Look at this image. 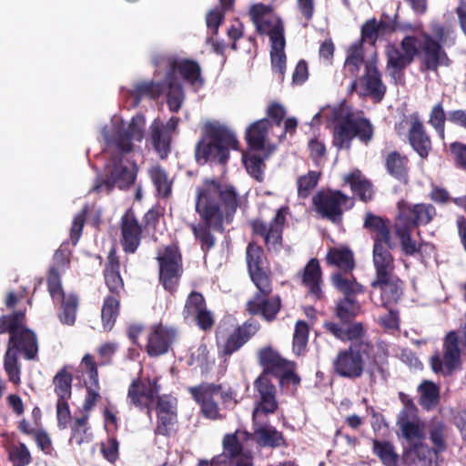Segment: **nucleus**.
<instances>
[{
  "mask_svg": "<svg viewBox=\"0 0 466 466\" xmlns=\"http://www.w3.org/2000/svg\"><path fill=\"white\" fill-rule=\"evenodd\" d=\"M255 388L260 398L253 411V419L258 420H260L262 415L273 413L278 408V403L275 399V388L266 372H263L255 380Z\"/></svg>",
  "mask_w": 466,
  "mask_h": 466,
  "instance_id": "412c9836",
  "label": "nucleus"
},
{
  "mask_svg": "<svg viewBox=\"0 0 466 466\" xmlns=\"http://www.w3.org/2000/svg\"><path fill=\"white\" fill-rule=\"evenodd\" d=\"M388 171L404 182L407 181V160L398 153H390L387 157Z\"/></svg>",
  "mask_w": 466,
  "mask_h": 466,
  "instance_id": "c03bdc74",
  "label": "nucleus"
},
{
  "mask_svg": "<svg viewBox=\"0 0 466 466\" xmlns=\"http://www.w3.org/2000/svg\"><path fill=\"white\" fill-rule=\"evenodd\" d=\"M238 202L234 187L216 179H205L196 187V210L208 224H218L229 218Z\"/></svg>",
  "mask_w": 466,
  "mask_h": 466,
  "instance_id": "f03ea898",
  "label": "nucleus"
},
{
  "mask_svg": "<svg viewBox=\"0 0 466 466\" xmlns=\"http://www.w3.org/2000/svg\"><path fill=\"white\" fill-rule=\"evenodd\" d=\"M118 311V300L113 297H107L104 301L101 310V319L104 329L110 330L112 329Z\"/></svg>",
  "mask_w": 466,
  "mask_h": 466,
  "instance_id": "37998d69",
  "label": "nucleus"
},
{
  "mask_svg": "<svg viewBox=\"0 0 466 466\" xmlns=\"http://www.w3.org/2000/svg\"><path fill=\"white\" fill-rule=\"evenodd\" d=\"M270 123L261 119L250 125L246 132L249 150L242 157L248 173L258 181L263 179V160L275 149L269 137Z\"/></svg>",
  "mask_w": 466,
  "mask_h": 466,
  "instance_id": "0eeeda50",
  "label": "nucleus"
},
{
  "mask_svg": "<svg viewBox=\"0 0 466 466\" xmlns=\"http://www.w3.org/2000/svg\"><path fill=\"white\" fill-rule=\"evenodd\" d=\"M178 124V119L172 117L166 126L160 125L155 120L150 127V137L152 143L161 157L167 156L169 150L170 133L175 131Z\"/></svg>",
  "mask_w": 466,
  "mask_h": 466,
  "instance_id": "bb28decb",
  "label": "nucleus"
},
{
  "mask_svg": "<svg viewBox=\"0 0 466 466\" xmlns=\"http://www.w3.org/2000/svg\"><path fill=\"white\" fill-rule=\"evenodd\" d=\"M159 277L165 289H172L180 276L181 257L177 246L170 245L158 252Z\"/></svg>",
  "mask_w": 466,
  "mask_h": 466,
  "instance_id": "2eb2a0df",
  "label": "nucleus"
},
{
  "mask_svg": "<svg viewBox=\"0 0 466 466\" xmlns=\"http://www.w3.org/2000/svg\"><path fill=\"white\" fill-rule=\"evenodd\" d=\"M444 431V425L441 421L434 422L430 430L431 439L436 447V451H432L435 454L433 457V466L436 463V452L442 451L445 449Z\"/></svg>",
  "mask_w": 466,
  "mask_h": 466,
  "instance_id": "4d7b16f0",
  "label": "nucleus"
},
{
  "mask_svg": "<svg viewBox=\"0 0 466 466\" xmlns=\"http://www.w3.org/2000/svg\"><path fill=\"white\" fill-rule=\"evenodd\" d=\"M325 327L331 334L341 340L360 338L364 332L361 323L359 322L353 323L344 328H340L332 322H327Z\"/></svg>",
  "mask_w": 466,
  "mask_h": 466,
  "instance_id": "ea45409f",
  "label": "nucleus"
},
{
  "mask_svg": "<svg viewBox=\"0 0 466 466\" xmlns=\"http://www.w3.org/2000/svg\"><path fill=\"white\" fill-rule=\"evenodd\" d=\"M331 279L336 289L346 295L361 291L360 285H359L355 280L349 279L348 277H344L341 274H334Z\"/></svg>",
  "mask_w": 466,
  "mask_h": 466,
  "instance_id": "6e6d98bb",
  "label": "nucleus"
},
{
  "mask_svg": "<svg viewBox=\"0 0 466 466\" xmlns=\"http://www.w3.org/2000/svg\"><path fill=\"white\" fill-rule=\"evenodd\" d=\"M81 372L86 373L88 377V380H85L86 385H94L97 388L98 375L96 365L93 360V357L89 354H86L79 365Z\"/></svg>",
  "mask_w": 466,
  "mask_h": 466,
  "instance_id": "5fc2aeb1",
  "label": "nucleus"
},
{
  "mask_svg": "<svg viewBox=\"0 0 466 466\" xmlns=\"http://www.w3.org/2000/svg\"><path fill=\"white\" fill-rule=\"evenodd\" d=\"M145 124L143 116H136L126 127L123 119L114 116L110 125L103 128L102 136L106 142V151L110 155L111 160L106 166V178L94 187L96 190L108 191L114 186L126 188L135 181L137 171L136 165L124 162L118 157V154L130 152L136 142L142 141Z\"/></svg>",
  "mask_w": 466,
  "mask_h": 466,
  "instance_id": "f257e3e1",
  "label": "nucleus"
},
{
  "mask_svg": "<svg viewBox=\"0 0 466 466\" xmlns=\"http://www.w3.org/2000/svg\"><path fill=\"white\" fill-rule=\"evenodd\" d=\"M344 183L349 184L352 191L363 201L372 197V188L370 182L362 177L360 171L355 170L344 177Z\"/></svg>",
  "mask_w": 466,
  "mask_h": 466,
  "instance_id": "f704fd0d",
  "label": "nucleus"
},
{
  "mask_svg": "<svg viewBox=\"0 0 466 466\" xmlns=\"http://www.w3.org/2000/svg\"><path fill=\"white\" fill-rule=\"evenodd\" d=\"M162 86L152 81H141L137 82L133 90L131 91L132 96L136 97L149 96L151 97L158 96L162 92Z\"/></svg>",
  "mask_w": 466,
  "mask_h": 466,
  "instance_id": "864d4df0",
  "label": "nucleus"
},
{
  "mask_svg": "<svg viewBox=\"0 0 466 466\" xmlns=\"http://www.w3.org/2000/svg\"><path fill=\"white\" fill-rule=\"evenodd\" d=\"M324 117L328 122H335L333 131V143L338 148H349L351 140L357 137L362 142H369L373 136V127L362 113L352 111L346 105L338 106H324L317 113L311 125Z\"/></svg>",
  "mask_w": 466,
  "mask_h": 466,
  "instance_id": "7ed1b4c3",
  "label": "nucleus"
},
{
  "mask_svg": "<svg viewBox=\"0 0 466 466\" xmlns=\"http://www.w3.org/2000/svg\"><path fill=\"white\" fill-rule=\"evenodd\" d=\"M244 330L242 329H236L228 339L225 347L224 352L226 354H231L234 351L238 350L246 341V338L244 335Z\"/></svg>",
  "mask_w": 466,
  "mask_h": 466,
  "instance_id": "680f3d73",
  "label": "nucleus"
},
{
  "mask_svg": "<svg viewBox=\"0 0 466 466\" xmlns=\"http://www.w3.org/2000/svg\"><path fill=\"white\" fill-rule=\"evenodd\" d=\"M365 76L353 84L360 95H370L380 99L385 93V86L382 85L380 74L373 63L366 65Z\"/></svg>",
  "mask_w": 466,
  "mask_h": 466,
  "instance_id": "a878e982",
  "label": "nucleus"
},
{
  "mask_svg": "<svg viewBox=\"0 0 466 466\" xmlns=\"http://www.w3.org/2000/svg\"><path fill=\"white\" fill-rule=\"evenodd\" d=\"M249 15L258 32L269 36L272 67L282 76L286 68V55L284 29L280 18L271 6L263 4L253 5L249 9Z\"/></svg>",
  "mask_w": 466,
  "mask_h": 466,
  "instance_id": "423d86ee",
  "label": "nucleus"
},
{
  "mask_svg": "<svg viewBox=\"0 0 466 466\" xmlns=\"http://www.w3.org/2000/svg\"><path fill=\"white\" fill-rule=\"evenodd\" d=\"M449 31L440 25L433 27V35H423L420 43V56L427 69L436 70L440 66H448L449 58L441 48L447 42Z\"/></svg>",
  "mask_w": 466,
  "mask_h": 466,
  "instance_id": "9d476101",
  "label": "nucleus"
},
{
  "mask_svg": "<svg viewBox=\"0 0 466 466\" xmlns=\"http://www.w3.org/2000/svg\"><path fill=\"white\" fill-rule=\"evenodd\" d=\"M9 460L14 466H26L31 461V455L26 446L19 443L10 448Z\"/></svg>",
  "mask_w": 466,
  "mask_h": 466,
  "instance_id": "603ef678",
  "label": "nucleus"
},
{
  "mask_svg": "<svg viewBox=\"0 0 466 466\" xmlns=\"http://www.w3.org/2000/svg\"><path fill=\"white\" fill-rule=\"evenodd\" d=\"M417 53V43L411 36L402 39L400 48L395 46H387V70L395 82L401 80V71L412 62Z\"/></svg>",
  "mask_w": 466,
  "mask_h": 466,
  "instance_id": "9b49d317",
  "label": "nucleus"
},
{
  "mask_svg": "<svg viewBox=\"0 0 466 466\" xmlns=\"http://www.w3.org/2000/svg\"><path fill=\"white\" fill-rule=\"evenodd\" d=\"M319 180V174L310 171L298 179V191L300 197H307L311 189L315 187Z\"/></svg>",
  "mask_w": 466,
  "mask_h": 466,
  "instance_id": "bf43d9fd",
  "label": "nucleus"
},
{
  "mask_svg": "<svg viewBox=\"0 0 466 466\" xmlns=\"http://www.w3.org/2000/svg\"><path fill=\"white\" fill-rule=\"evenodd\" d=\"M363 61L362 43L357 42L351 45L348 49L345 61V69L355 75L359 72Z\"/></svg>",
  "mask_w": 466,
  "mask_h": 466,
  "instance_id": "de8ad7c7",
  "label": "nucleus"
},
{
  "mask_svg": "<svg viewBox=\"0 0 466 466\" xmlns=\"http://www.w3.org/2000/svg\"><path fill=\"white\" fill-rule=\"evenodd\" d=\"M247 263L249 275L258 290L268 295L271 291L270 282L264 265L263 250L255 244L247 248Z\"/></svg>",
  "mask_w": 466,
  "mask_h": 466,
  "instance_id": "f3484780",
  "label": "nucleus"
},
{
  "mask_svg": "<svg viewBox=\"0 0 466 466\" xmlns=\"http://www.w3.org/2000/svg\"><path fill=\"white\" fill-rule=\"evenodd\" d=\"M349 198L339 191H321L313 198L316 211L332 222L340 220L342 210Z\"/></svg>",
  "mask_w": 466,
  "mask_h": 466,
  "instance_id": "dca6fc26",
  "label": "nucleus"
},
{
  "mask_svg": "<svg viewBox=\"0 0 466 466\" xmlns=\"http://www.w3.org/2000/svg\"><path fill=\"white\" fill-rule=\"evenodd\" d=\"M149 174L157 192L167 197L171 190V182L165 171L158 167H154L150 169Z\"/></svg>",
  "mask_w": 466,
  "mask_h": 466,
  "instance_id": "3c124183",
  "label": "nucleus"
},
{
  "mask_svg": "<svg viewBox=\"0 0 466 466\" xmlns=\"http://www.w3.org/2000/svg\"><path fill=\"white\" fill-rule=\"evenodd\" d=\"M238 140L236 136L227 130H214L202 138L198 143L196 157L199 163L207 161L224 163L228 157L229 149L236 148Z\"/></svg>",
  "mask_w": 466,
  "mask_h": 466,
  "instance_id": "1a4fd4ad",
  "label": "nucleus"
},
{
  "mask_svg": "<svg viewBox=\"0 0 466 466\" xmlns=\"http://www.w3.org/2000/svg\"><path fill=\"white\" fill-rule=\"evenodd\" d=\"M71 375L65 370H61L53 380L55 392L58 400H67L71 396Z\"/></svg>",
  "mask_w": 466,
  "mask_h": 466,
  "instance_id": "09e8293b",
  "label": "nucleus"
},
{
  "mask_svg": "<svg viewBox=\"0 0 466 466\" xmlns=\"http://www.w3.org/2000/svg\"><path fill=\"white\" fill-rule=\"evenodd\" d=\"M364 226L376 233L374 239L380 238L381 241H385V244L389 245L390 239V229L383 219L376 216L367 215Z\"/></svg>",
  "mask_w": 466,
  "mask_h": 466,
  "instance_id": "a18cd8bd",
  "label": "nucleus"
},
{
  "mask_svg": "<svg viewBox=\"0 0 466 466\" xmlns=\"http://www.w3.org/2000/svg\"><path fill=\"white\" fill-rule=\"evenodd\" d=\"M327 262L345 271L352 270L354 259L352 252L346 247H335L329 248L327 256Z\"/></svg>",
  "mask_w": 466,
  "mask_h": 466,
  "instance_id": "c9c22d12",
  "label": "nucleus"
},
{
  "mask_svg": "<svg viewBox=\"0 0 466 466\" xmlns=\"http://www.w3.org/2000/svg\"><path fill=\"white\" fill-rule=\"evenodd\" d=\"M420 405L431 410L438 404L440 390L436 384L431 381H424L419 386Z\"/></svg>",
  "mask_w": 466,
  "mask_h": 466,
  "instance_id": "79ce46f5",
  "label": "nucleus"
},
{
  "mask_svg": "<svg viewBox=\"0 0 466 466\" xmlns=\"http://www.w3.org/2000/svg\"><path fill=\"white\" fill-rule=\"evenodd\" d=\"M177 76H180L197 87L201 86L203 84V80L200 76V68L197 63L189 60H180L174 63L172 71L166 80L167 104L172 111H177L184 99L181 84L180 81L177 80Z\"/></svg>",
  "mask_w": 466,
  "mask_h": 466,
  "instance_id": "6e6552de",
  "label": "nucleus"
},
{
  "mask_svg": "<svg viewBox=\"0 0 466 466\" xmlns=\"http://www.w3.org/2000/svg\"><path fill=\"white\" fill-rule=\"evenodd\" d=\"M258 359L267 374L268 372L274 373L280 379L281 382H292L294 384L299 382V378L294 373V364L282 359L271 348L261 350Z\"/></svg>",
  "mask_w": 466,
  "mask_h": 466,
  "instance_id": "4468645a",
  "label": "nucleus"
},
{
  "mask_svg": "<svg viewBox=\"0 0 466 466\" xmlns=\"http://www.w3.org/2000/svg\"><path fill=\"white\" fill-rule=\"evenodd\" d=\"M359 305H357L350 298L346 297L338 303L336 313L340 319L346 320L355 316L359 312Z\"/></svg>",
  "mask_w": 466,
  "mask_h": 466,
  "instance_id": "13d9d810",
  "label": "nucleus"
},
{
  "mask_svg": "<svg viewBox=\"0 0 466 466\" xmlns=\"http://www.w3.org/2000/svg\"><path fill=\"white\" fill-rule=\"evenodd\" d=\"M87 420L88 416L86 415L75 420L72 425V436L70 439L72 444L80 446L85 443H89L93 440V435L90 432Z\"/></svg>",
  "mask_w": 466,
  "mask_h": 466,
  "instance_id": "a19ab883",
  "label": "nucleus"
},
{
  "mask_svg": "<svg viewBox=\"0 0 466 466\" xmlns=\"http://www.w3.org/2000/svg\"><path fill=\"white\" fill-rule=\"evenodd\" d=\"M373 451L387 466H396L398 456L393 446L388 441H373Z\"/></svg>",
  "mask_w": 466,
  "mask_h": 466,
  "instance_id": "49530a36",
  "label": "nucleus"
},
{
  "mask_svg": "<svg viewBox=\"0 0 466 466\" xmlns=\"http://www.w3.org/2000/svg\"><path fill=\"white\" fill-rule=\"evenodd\" d=\"M410 141L412 147L421 157L428 156L431 147V141L424 133L422 124L418 120H415L410 127Z\"/></svg>",
  "mask_w": 466,
  "mask_h": 466,
  "instance_id": "e433bc0d",
  "label": "nucleus"
},
{
  "mask_svg": "<svg viewBox=\"0 0 466 466\" xmlns=\"http://www.w3.org/2000/svg\"><path fill=\"white\" fill-rule=\"evenodd\" d=\"M404 212L406 211H402L401 217H397L395 222L396 234L400 238L402 251L406 255H414L417 252H421L423 246H418L417 241L411 238L413 228H409L407 226V221H405V218L403 217ZM424 248L425 249H433L432 246L430 245H425Z\"/></svg>",
  "mask_w": 466,
  "mask_h": 466,
  "instance_id": "c85d7f7f",
  "label": "nucleus"
},
{
  "mask_svg": "<svg viewBox=\"0 0 466 466\" xmlns=\"http://www.w3.org/2000/svg\"><path fill=\"white\" fill-rule=\"evenodd\" d=\"M444 120L445 114L443 108L440 104H437L431 113L430 123L437 130L441 138L444 137Z\"/></svg>",
  "mask_w": 466,
  "mask_h": 466,
  "instance_id": "e2e57ef3",
  "label": "nucleus"
},
{
  "mask_svg": "<svg viewBox=\"0 0 466 466\" xmlns=\"http://www.w3.org/2000/svg\"><path fill=\"white\" fill-rule=\"evenodd\" d=\"M194 400L199 404L204 416L210 420L221 418L219 408L217 404L218 399H223L227 406L232 396L229 393H223L219 387L214 385H200L198 387L189 388Z\"/></svg>",
  "mask_w": 466,
  "mask_h": 466,
  "instance_id": "f8f14e48",
  "label": "nucleus"
},
{
  "mask_svg": "<svg viewBox=\"0 0 466 466\" xmlns=\"http://www.w3.org/2000/svg\"><path fill=\"white\" fill-rule=\"evenodd\" d=\"M48 289L53 299H62V312L59 316L61 322L66 325H73L76 320L77 307L76 297L72 293L65 294L63 292L60 278H58L54 270L51 271L48 277Z\"/></svg>",
  "mask_w": 466,
  "mask_h": 466,
  "instance_id": "6ab92c4d",
  "label": "nucleus"
},
{
  "mask_svg": "<svg viewBox=\"0 0 466 466\" xmlns=\"http://www.w3.org/2000/svg\"><path fill=\"white\" fill-rule=\"evenodd\" d=\"M56 417L59 427L65 429L71 420V413L66 400H57Z\"/></svg>",
  "mask_w": 466,
  "mask_h": 466,
  "instance_id": "0e129e2a",
  "label": "nucleus"
},
{
  "mask_svg": "<svg viewBox=\"0 0 466 466\" xmlns=\"http://www.w3.org/2000/svg\"><path fill=\"white\" fill-rule=\"evenodd\" d=\"M191 364L201 369L208 366V350L205 345H199L191 352Z\"/></svg>",
  "mask_w": 466,
  "mask_h": 466,
  "instance_id": "774afa93",
  "label": "nucleus"
},
{
  "mask_svg": "<svg viewBox=\"0 0 466 466\" xmlns=\"http://www.w3.org/2000/svg\"><path fill=\"white\" fill-rule=\"evenodd\" d=\"M303 283L309 288V292L316 298H320L321 272L319 263L316 259L309 261L303 273Z\"/></svg>",
  "mask_w": 466,
  "mask_h": 466,
  "instance_id": "4c0bfd02",
  "label": "nucleus"
},
{
  "mask_svg": "<svg viewBox=\"0 0 466 466\" xmlns=\"http://www.w3.org/2000/svg\"><path fill=\"white\" fill-rule=\"evenodd\" d=\"M140 242V228L132 215L127 214L122 223V245L127 252H134Z\"/></svg>",
  "mask_w": 466,
  "mask_h": 466,
  "instance_id": "2f4dec72",
  "label": "nucleus"
},
{
  "mask_svg": "<svg viewBox=\"0 0 466 466\" xmlns=\"http://www.w3.org/2000/svg\"><path fill=\"white\" fill-rule=\"evenodd\" d=\"M105 279L106 283L111 291L118 292L122 289L123 281L118 272V262L115 257L114 251H111L108 255Z\"/></svg>",
  "mask_w": 466,
  "mask_h": 466,
  "instance_id": "58836bf2",
  "label": "nucleus"
},
{
  "mask_svg": "<svg viewBox=\"0 0 466 466\" xmlns=\"http://www.w3.org/2000/svg\"><path fill=\"white\" fill-rule=\"evenodd\" d=\"M48 289L53 299H62V312L59 316L61 322L66 325H73L76 320L77 307L76 297L72 293L65 294L63 292L60 278H58L54 270L51 271L48 277Z\"/></svg>",
  "mask_w": 466,
  "mask_h": 466,
  "instance_id": "a211bd4d",
  "label": "nucleus"
},
{
  "mask_svg": "<svg viewBox=\"0 0 466 466\" xmlns=\"http://www.w3.org/2000/svg\"><path fill=\"white\" fill-rule=\"evenodd\" d=\"M392 247L390 239L389 245L380 238H376L373 247V263L376 268V276L393 273L394 264L393 258L390 253V248Z\"/></svg>",
  "mask_w": 466,
  "mask_h": 466,
  "instance_id": "c756f323",
  "label": "nucleus"
},
{
  "mask_svg": "<svg viewBox=\"0 0 466 466\" xmlns=\"http://www.w3.org/2000/svg\"><path fill=\"white\" fill-rule=\"evenodd\" d=\"M398 425L407 440L402 460L409 466H433L435 454L421 442L424 437V424L417 418L416 409L408 404L400 411Z\"/></svg>",
  "mask_w": 466,
  "mask_h": 466,
  "instance_id": "39448f33",
  "label": "nucleus"
},
{
  "mask_svg": "<svg viewBox=\"0 0 466 466\" xmlns=\"http://www.w3.org/2000/svg\"><path fill=\"white\" fill-rule=\"evenodd\" d=\"M372 299L376 303L388 306L396 303L402 295L403 284L393 273L376 276L371 283Z\"/></svg>",
  "mask_w": 466,
  "mask_h": 466,
  "instance_id": "ddd939ff",
  "label": "nucleus"
},
{
  "mask_svg": "<svg viewBox=\"0 0 466 466\" xmlns=\"http://www.w3.org/2000/svg\"><path fill=\"white\" fill-rule=\"evenodd\" d=\"M364 364L365 361L360 352L350 348L339 352L334 360V369L342 377L357 378L361 375Z\"/></svg>",
  "mask_w": 466,
  "mask_h": 466,
  "instance_id": "4be33fe9",
  "label": "nucleus"
},
{
  "mask_svg": "<svg viewBox=\"0 0 466 466\" xmlns=\"http://www.w3.org/2000/svg\"><path fill=\"white\" fill-rule=\"evenodd\" d=\"M170 339L171 334L167 329L162 326L155 327L148 336L147 346L148 354L158 356L167 352Z\"/></svg>",
  "mask_w": 466,
  "mask_h": 466,
  "instance_id": "473e14b6",
  "label": "nucleus"
},
{
  "mask_svg": "<svg viewBox=\"0 0 466 466\" xmlns=\"http://www.w3.org/2000/svg\"><path fill=\"white\" fill-rule=\"evenodd\" d=\"M158 433L167 435L175 430L177 420V400L170 396L159 398L157 405Z\"/></svg>",
  "mask_w": 466,
  "mask_h": 466,
  "instance_id": "5701e85b",
  "label": "nucleus"
},
{
  "mask_svg": "<svg viewBox=\"0 0 466 466\" xmlns=\"http://www.w3.org/2000/svg\"><path fill=\"white\" fill-rule=\"evenodd\" d=\"M286 219V210L280 208L277 211L273 220L269 225L263 223L262 221L256 220L253 222L252 227L254 232L263 236L266 243L275 248L281 239L282 227Z\"/></svg>",
  "mask_w": 466,
  "mask_h": 466,
  "instance_id": "393cba45",
  "label": "nucleus"
},
{
  "mask_svg": "<svg viewBox=\"0 0 466 466\" xmlns=\"http://www.w3.org/2000/svg\"><path fill=\"white\" fill-rule=\"evenodd\" d=\"M159 390L157 379L140 377L133 380L127 397L130 402L137 407H148L153 403Z\"/></svg>",
  "mask_w": 466,
  "mask_h": 466,
  "instance_id": "aec40b11",
  "label": "nucleus"
},
{
  "mask_svg": "<svg viewBox=\"0 0 466 466\" xmlns=\"http://www.w3.org/2000/svg\"><path fill=\"white\" fill-rule=\"evenodd\" d=\"M309 326L306 322L299 320L296 323L293 335V351L297 355H300L306 350L309 337Z\"/></svg>",
  "mask_w": 466,
  "mask_h": 466,
  "instance_id": "8fccbe9b",
  "label": "nucleus"
},
{
  "mask_svg": "<svg viewBox=\"0 0 466 466\" xmlns=\"http://www.w3.org/2000/svg\"><path fill=\"white\" fill-rule=\"evenodd\" d=\"M104 458L109 462H114L118 458V442L115 439H109L101 445Z\"/></svg>",
  "mask_w": 466,
  "mask_h": 466,
  "instance_id": "69168bd1",
  "label": "nucleus"
},
{
  "mask_svg": "<svg viewBox=\"0 0 466 466\" xmlns=\"http://www.w3.org/2000/svg\"><path fill=\"white\" fill-rule=\"evenodd\" d=\"M86 390L87 393L83 403V410L86 412H89L100 399V394L98 392L99 385L97 384V388L91 384L86 385Z\"/></svg>",
  "mask_w": 466,
  "mask_h": 466,
  "instance_id": "338daca9",
  "label": "nucleus"
},
{
  "mask_svg": "<svg viewBox=\"0 0 466 466\" xmlns=\"http://www.w3.org/2000/svg\"><path fill=\"white\" fill-rule=\"evenodd\" d=\"M262 415L260 420H254V436L257 442L262 446L278 447L284 443V438L281 432L269 425H264V417Z\"/></svg>",
  "mask_w": 466,
  "mask_h": 466,
  "instance_id": "7c9ffc66",
  "label": "nucleus"
},
{
  "mask_svg": "<svg viewBox=\"0 0 466 466\" xmlns=\"http://www.w3.org/2000/svg\"><path fill=\"white\" fill-rule=\"evenodd\" d=\"M24 313L0 318V333L10 332L9 346L5 356V370L9 380L15 384L20 382V368L17 363V352L23 351L27 359H33L37 352L35 335L24 327Z\"/></svg>",
  "mask_w": 466,
  "mask_h": 466,
  "instance_id": "20e7f679",
  "label": "nucleus"
},
{
  "mask_svg": "<svg viewBox=\"0 0 466 466\" xmlns=\"http://www.w3.org/2000/svg\"><path fill=\"white\" fill-rule=\"evenodd\" d=\"M193 317L202 329L212 327L213 317L205 308L203 297L198 293H191L185 307V318Z\"/></svg>",
  "mask_w": 466,
  "mask_h": 466,
  "instance_id": "cd10ccee",
  "label": "nucleus"
},
{
  "mask_svg": "<svg viewBox=\"0 0 466 466\" xmlns=\"http://www.w3.org/2000/svg\"><path fill=\"white\" fill-rule=\"evenodd\" d=\"M404 209L406 212H404L403 217L405 218V221H407V226L409 228L413 229L418 225L430 223L436 214L434 207L430 204H416L410 206L407 203L400 202L398 217H401Z\"/></svg>",
  "mask_w": 466,
  "mask_h": 466,
  "instance_id": "b1692460",
  "label": "nucleus"
},
{
  "mask_svg": "<svg viewBox=\"0 0 466 466\" xmlns=\"http://www.w3.org/2000/svg\"><path fill=\"white\" fill-rule=\"evenodd\" d=\"M383 28V25L376 19L368 20L361 28L362 39H368L374 43Z\"/></svg>",
  "mask_w": 466,
  "mask_h": 466,
  "instance_id": "052dcab7",
  "label": "nucleus"
},
{
  "mask_svg": "<svg viewBox=\"0 0 466 466\" xmlns=\"http://www.w3.org/2000/svg\"><path fill=\"white\" fill-rule=\"evenodd\" d=\"M248 308L252 314L259 313L262 314L265 319L271 320L275 318L280 309V300L277 297L267 300L260 297H257L255 299L248 303Z\"/></svg>",
  "mask_w": 466,
  "mask_h": 466,
  "instance_id": "72a5a7b5",
  "label": "nucleus"
}]
</instances>
